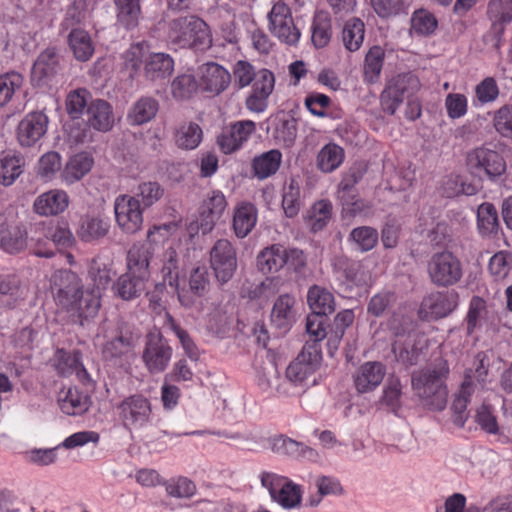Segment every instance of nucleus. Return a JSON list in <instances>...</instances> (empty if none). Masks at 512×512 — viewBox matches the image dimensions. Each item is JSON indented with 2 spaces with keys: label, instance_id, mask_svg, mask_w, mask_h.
Listing matches in <instances>:
<instances>
[{
  "label": "nucleus",
  "instance_id": "de8ad7c7",
  "mask_svg": "<svg viewBox=\"0 0 512 512\" xmlns=\"http://www.w3.org/2000/svg\"><path fill=\"white\" fill-rule=\"evenodd\" d=\"M203 132L201 127L193 122L183 123L174 132V141L178 148L193 150L202 141Z\"/></svg>",
  "mask_w": 512,
  "mask_h": 512
},
{
  "label": "nucleus",
  "instance_id": "052dcab7",
  "mask_svg": "<svg viewBox=\"0 0 512 512\" xmlns=\"http://www.w3.org/2000/svg\"><path fill=\"white\" fill-rule=\"evenodd\" d=\"M164 189L156 181L142 182L138 185L134 197H136L143 209L157 203L163 196Z\"/></svg>",
  "mask_w": 512,
  "mask_h": 512
},
{
  "label": "nucleus",
  "instance_id": "49530a36",
  "mask_svg": "<svg viewBox=\"0 0 512 512\" xmlns=\"http://www.w3.org/2000/svg\"><path fill=\"white\" fill-rule=\"evenodd\" d=\"M117 21L126 30L138 26L141 15L140 0H114Z\"/></svg>",
  "mask_w": 512,
  "mask_h": 512
},
{
  "label": "nucleus",
  "instance_id": "0eeeda50",
  "mask_svg": "<svg viewBox=\"0 0 512 512\" xmlns=\"http://www.w3.org/2000/svg\"><path fill=\"white\" fill-rule=\"evenodd\" d=\"M467 170L479 179L495 180L506 171L503 156L488 146H480L470 150L466 155Z\"/></svg>",
  "mask_w": 512,
  "mask_h": 512
},
{
  "label": "nucleus",
  "instance_id": "a211bd4d",
  "mask_svg": "<svg viewBox=\"0 0 512 512\" xmlns=\"http://www.w3.org/2000/svg\"><path fill=\"white\" fill-rule=\"evenodd\" d=\"M188 289L185 287L176 289L180 304L185 308L193 307L198 298L204 297L210 290V276L206 266H197L190 272Z\"/></svg>",
  "mask_w": 512,
  "mask_h": 512
},
{
  "label": "nucleus",
  "instance_id": "c9c22d12",
  "mask_svg": "<svg viewBox=\"0 0 512 512\" xmlns=\"http://www.w3.org/2000/svg\"><path fill=\"white\" fill-rule=\"evenodd\" d=\"M93 165L94 159L89 153H77L66 163L61 172V179L67 185L74 184L88 174Z\"/></svg>",
  "mask_w": 512,
  "mask_h": 512
},
{
  "label": "nucleus",
  "instance_id": "c03bdc74",
  "mask_svg": "<svg viewBox=\"0 0 512 512\" xmlns=\"http://www.w3.org/2000/svg\"><path fill=\"white\" fill-rule=\"evenodd\" d=\"M311 40L315 47L323 48L328 45L332 36L331 16L327 11H317L311 25Z\"/></svg>",
  "mask_w": 512,
  "mask_h": 512
},
{
  "label": "nucleus",
  "instance_id": "ea45409f",
  "mask_svg": "<svg viewBox=\"0 0 512 512\" xmlns=\"http://www.w3.org/2000/svg\"><path fill=\"white\" fill-rule=\"evenodd\" d=\"M307 302L315 314L326 316L335 311V300L333 294L324 287L313 285L307 293Z\"/></svg>",
  "mask_w": 512,
  "mask_h": 512
},
{
  "label": "nucleus",
  "instance_id": "6ab92c4d",
  "mask_svg": "<svg viewBox=\"0 0 512 512\" xmlns=\"http://www.w3.org/2000/svg\"><path fill=\"white\" fill-rule=\"evenodd\" d=\"M227 205L226 197L220 190H212L206 195L199 208V229L203 234L213 230Z\"/></svg>",
  "mask_w": 512,
  "mask_h": 512
},
{
  "label": "nucleus",
  "instance_id": "9d476101",
  "mask_svg": "<svg viewBox=\"0 0 512 512\" xmlns=\"http://www.w3.org/2000/svg\"><path fill=\"white\" fill-rule=\"evenodd\" d=\"M268 28L280 42L290 46L297 44L301 36L287 0H278L272 6L268 13Z\"/></svg>",
  "mask_w": 512,
  "mask_h": 512
},
{
  "label": "nucleus",
  "instance_id": "c756f323",
  "mask_svg": "<svg viewBox=\"0 0 512 512\" xmlns=\"http://www.w3.org/2000/svg\"><path fill=\"white\" fill-rule=\"evenodd\" d=\"M258 211L254 204L239 202L233 211L232 228L238 238H245L257 223Z\"/></svg>",
  "mask_w": 512,
  "mask_h": 512
},
{
  "label": "nucleus",
  "instance_id": "412c9836",
  "mask_svg": "<svg viewBox=\"0 0 512 512\" xmlns=\"http://www.w3.org/2000/svg\"><path fill=\"white\" fill-rule=\"evenodd\" d=\"M48 117L43 112L28 113L18 124L17 139L21 146L31 147L47 132Z\"/></svg>",
  "mask_w": 512,
  "mask_h": 512
},
{
  "label": "nucleus",
  "instance_id": "f704fd0d",
  "mask_svg": "<svg viewBox=\"0 0 512 512\" xmlns=\"http://www.w3.org/2000/svg\"><path fill=\"white\" fill-rule=\"evenodd\" d=\"M286 247L272 244L263 248L257 255V267L263 274H274L285 267Z\"/></svg>",
  "mask_w": 512,
  "mask_h": 512
},
{
  "label": "nucleus",
  "instance_id": "6e6552de",
  "mask_svg": "<svg viewBox=\"0 0 512 512\" xmlns=\"http://www.w3.org/2000/svg\"><path fill=\"white\" fill-rule=\"evenodd\" d=\"M260 480L262 486L269 491L271 498L282 507L291 509L301 503L302 487L288 477L273 472H263Z\"/></svg>",
  "mask_w": 512,
  "mask_h": 512
},
{
  "label": "nucleus",
  "instance_id": "6e6d98bb",
  "mask_svg": "<svg viewBox=\"0 0 512 512\" xmlns=\"http://www.w3.org/2000/svg\"><path fill=\"white\" fill-rule=\"evenodd\" d=\"M333 206L329 200L315 202L308 215V224L313 232L324 229L332 217Z\"/></svg>",
  "mask_w": 512,
  "mask_h": 512
},
{
  "label": "nucleus",
  "instance_id": "cd10ccee",
  "mask_svg": "<svg viewBox=\"0 0 512 512\" xmlns=\"http://www.w3.org/2000/svg\"><path fill=\"white\" fill-rule=\"evenodd\" d=\"M268 445L274 453L279 455L292 458L306 457L311 460L318 457V453L313 448L283 434L270 437L268 439Z\"/></svg>",
  "mask_w": 512,
  "mask_h": 512
},
{
  "label": "nucleus",
  "instance_id": "a19ab883",
  "mask_svg": "<svg viewBox=\"0 0 512 512\" xmlns=\"http://www.w3.org/2000/svg\"><path fill=\"white\" fill-rule=\"evenodd\" d=\"M499 218L496 207L484 202L477 209V229L482 237H494L499 230Z\"/></svg>",
  "mask_w": 512,
  "mask_h": 512
},
{
  "label": "nucleus",
  "instance_id": "864d4df0",
  "mask_svg": "<svg viewBox=\"0 0 512 512\" xmlns=\"http://www.w3.org/2000/svg\"><path fill=\"white\" fill-rule=\"evenodd\" d=\"M23 158L16 154L7 153L0 159V183L12 185L21 175Z\"/></svg>",
  "mask_w": 512,
  "mask_h": 512
},
{
  "label": "nucleus",
  "instance_id": "aec40b11",
  "mask_svg": "<svg viewBox=\"0 0 512 512\" xmlns=\"http://www.w3.org/2000/svg\"><path fill=\"white\" fill-rule=\"evenodd\" d=\"M230 82L229 71L215 62L205 63L199 68V87L212 96L225 91Z\"/></svg>",
  "mask_w": 512,
  "mask_h": 512
},
{
  "label": "nucleus",
  "instance_id": "f257e3e1",
  "mask_svg": "<svg viewBox=\"0 0 512 512\" xmlns=\"http://www.w3.org/2000/svg\"><path fill=\"white\" fill-rule=\"evenodd\" d=\"M50 287L56 305L75 323L83 326L98 314L100 297L94 291H84L81 279L71 270L61 269L53 273Z\"/></svg>",
  "mask_w": 512,
  "mask_h": 512
},
{
  "label": "nucleus",
  "instance_id": "bf43d9fd",
  "mask_svg": "<svg viewBox=\"0 0 512 512\" xmlns=\"http://www.w3.org/2000/svg\"><path fill=\"white\" fill-rule=\"evenodd\" d=\"M438 26V21L433 13L426 9L414 11L411 17V31L419 36L433 34Z\"/></svg>",
  "mask_w": 512,
  "mask_h": 512
},
{
  "label": "nucleus",
  "instance_id": "1a4fd4ad",
  "mask_svg": "<svg viewBox=\"0 0 512 512\" xmlns=\"http://www.w3.org/2000/svg\"><path fill=\"white\" fill-rule=\"evenodd\" d=\"M412 322L410 318L403 317L401 323L396 325V317L390 321L396 340L392 344V352L397 362L405 366L416 365L422 353L416 345L415 335L410 333Z\"/></svg>",
  "mask_w": 512,
  "mask_h": 512
},
{
  "label": "nucleus",
  "instance_id": "20e7f679",
  "mask_svg": "<svg viewBox=\"0 0 512 512\" xmlns=\"http://www.w3.org/2000/svg\"><path fill=\"white\" fill-rule=\"evenodd\" d=\"M114 409L119 422L128 431L141 430L153 421L152 402L142 393L124 397Z\"/></svg>",
  "mask_w": 512,
  "mask_h": 512
},
{
  "label": "nucleus",
  "instance_id": "dca6fc26",
  "mask_svg": "<svg viewBox=\"0 0 512 512\" xmlns=\"http://www.w3.org/2000/svg\"><path fill=\"white\" fill-rule=\"evenodd\" d=\"M252 88L245 100L246 108L254 113H262L268 107V100L275 87V76L269 69L263 68L251 83Z\"/></svg>",
  "mask_w": 512,
  "mask_h": 512
},
{
  "label": "nucleus",
  "instance_id": "473e14b6",
  "mask_svg": "<svg viewBox=\"0 0 512 512\" xmlns=\"http://www.w3.org/2000/svg\"><path fill=\"white\" fill-rule=\"evenodd\" d=\"M486 14L491 22V31L499 39L506 25L512 22V0H490Z\"/></svg>",
  "mask_w": 512,
  "mask_h": 512
},
{
  "label": "nucleus",
  "instance_id": "423d86ee",
  "mask_svg": "<svg viewBox=\"0 0 512 512\" xmlns=\"http://www.w3.org/2000/svg\"><path fill=\"white\" fill-rule=\"evenodd\" d=\"M421 88L419 78L411 73H401L391 78L380 95L382 110L393 115L405 99L408 101L415 96Z\"/></svg>",
  "mask_w": 512,
  "mask_h": 512
},
{
  "label": "nucleus",
  "instance_id": "5701e85b",
  "mask_svg": "<svg viewBox=\"0 0 512 512\" xmlns=\"http://www.w3.org/2000/svg\"><path fill=\"white\" fill-rule=\"evenodd\" d=\"M134 348L133 333L127 329L118 328L105 342L102 355L104 359L116 362L132 357Z\"/></svg>",
  "mask_w": 512,
  "mask_h": 512
},
{
  "label": "nucleus",
  "instance_id": "bb28decb",
  "mask_svg": "<svg viewBox=\"0 0 512 512\" xmlns=\"http://www.w3.org/2000/svg\"><path fill=\"white\" fill-rule=\"evenodd\" d=\"M90 404V396L76 386L63 388L58 394L59 408L69 416L84 414L88 411Z\"/></svg>",
  "mask_w": 512,
  "mask_h": 512
},
{
  "label": "nucleus",
  "instance_id": "7ed1b4c3",
  "mask_svg": "<svg viewBox=\"0 0 512 512\" xmlns=\"http://www.w3.org/2000/svg\"><path fill=\"white\" fill-rule=\"evenodd\" d=\"M167 41L179 48L204 50L212 43L208 25L197 16H184L168 23Z\"/></svg>",
  "mask_w": 512,
  "mask_h": 512
},
{
  "label": "nucleus",
  "instance_id": "c85d7f7f",
  "mask_svg": "<svg viewBox=\"0 0 512 512\" xmlns=\"http://www.w3.org/2000/svg\"><path fill=\"white\" fill-rule=\"evenodd\" d=\"M174 70V60L164 52L150 53L144 59V76L150 81L169 78Z\"/></svg>",
  "mask_w": 512,
  "mask_h": 512
},
{
  "label": "nucleus",
  "instance_id": "774afa93",
  "mask_svg": "<svg viewBox=\"0 0 512 512\" xmlns=\"http://www.w3.org/2000/svg\"><path fill=\"white\" fill-rule=\"evenodd\" d=\"M493 126L501 136L512 139V105H504L495 111Z\"/></svg>",
  "mask_w": 512,
  "mask_h": 512
},
{
  "label": "nucleus",
  "instance_id": "e2e57ef3",
  "mask_svg": "<svg viewBox=\"0 0 512 512\" xmlns=\"http://www.w3.org/2000/svg\"><path fill=\"white\" fill-rule=\"evenodd\" d=\"M81 358L80 351L74 350L70 352L64 349H58L55 353V369L59 375L64 377L69 376L79 367Z\"/></svg>",
  "mask_w": 512,
  "mask_h": 512
},
{
  "label": "nucleus",
  "instance_id": "0e129e2a",
  "mask_svg": "<svg viewBox=\"0 0 512 512\" xmlns=\"http://www.w3.org/2000/svg\"><path fill=\"white\" fill-rule=\"evenodd\" d=\"M165 324L177 336L187 356L192 360H197L199 353L194 341L190 337L189 333L182 329L173 316L168 312L165 314Z\"/></svg>",
  "mask_w": 512,
  "mask_h": 512
},
{
  "label": "nucleus",
  "instance_id": "a878e982",
  "mask_svg": "<svg viewBox=\"0 0 512 512\" xmlns=\"http://www.w3.org/2000/svg\"><path fill=\"white\" fill-rule=\"evenodd\" d=\"M110 229V222L100 211H89L82 215L77 234L84 242H91L105 237Z\"/></svg>",
  "mask_w": 512,
  "mask_h": 512
},
{
  "label": "nucleus",
  "instance_id": "39448f33",
  "mask_svg": "<svg viewBox=\"0 0 512 512\" xmlns=\"http://www.w3.org/2000/svg\"><path fill=\"white\" fill-rule=\"evenodd\" d=\"M427 274L436 287L454 286L463 277L461 260L449 250L435 252L427 261Z\"/></svg>",
  "mask_w": 512,
  "mask_h": 512
},
{
  "label": "nucleus",
  "instance_id": "f3484780",
  "mask_svg": "<svg viewBox=\"0 0 512 512\" xmlns=\"http://www.w3.org/2000/svg\"><path fill=\"white\" fill-rule=\"evenodd\" d=\"M455 292H432L425 296L420 304L418 316L422 320H436L446 317L457 305Z\"/></svg>",
  "mask_w": 512,
  "mask_h": 512
},
{
  "label": "nucleus",
  "instance_id": "4d7b16f0",
  "mask_svg": "<svg viewBox=\"0 0 512 512\" xmlns=\"http://www.w3.org/2000/svg\"><path fill=\"white\" fill-rule=\"evenodd\" d=\"M168 496L178 499H189L196 494V484L185 476H177L164 481Z\"/></svg>",
  "mask_w": 512,
  "mask_h": 512
},
{
  "label": "nucleus",
  "instance_id": "a18cd8bd",
  "mask_svg": "<svg viewBox=\"0 0 512 512\" xmlns=\"http://www.w3.org/2000/svg\"><path fill=\"white\" fill-rule=\"evenodd\" d=\"M295 299L289 294L280 295L274 303L271 320L279 329L287 330L294 317L293 306Z\"/></svg>",
  "mask_w": 512,
  "mask_h": 512
},
{
  "label": "nucleus",
  "instance_id": "2f4dec72",
  "mask_svg": "<svg viewBox=\"0 0 512 512\" xmlns=\"http://www.w3.org/2000/svg\"><path fill=\"white\" fill-rule=\"evenodd\" d=\"M152 252L145 244H133L127 252L126 272L150 279V260Z\"/></svg>",
  "mask_w": 512,
  "mask_h": 512
},
{
  "label": "nucleus",
  "instance_id": "680f3d73",
  "mask_svg": "<svg viewBox=\"0 0 512 512\" xmlns=\"http://www.w3.org/2000/svg\"><path fill=\"white\" fill-rule=\"evenodd\" d=\"M349 239L356 245L357 249L362 252L372 250L378 243V231L370 226H361L354 228Z\"/></svg>",
  "mask_w": 512,
  "mask_h": 512
},
{
  "label": "nucleus",
  "instance_id": "8fccbe9b",
  "mask_svg": "<svg viewBox=\"0 0 512 512\" xmlns=\"http://www.w3.org/2000/svg\"><path fill=\"white\" fill-rule=\"evenodd\" d=\"M162 283L168 284L175 291L179 285V258L173 247L167 248L161 256Z\"/></svg>",
  "mask_w": 512,
  "mask_h": 512
},
{
  "label": "nucleus",
  "instance_id": "4468645a",
  "mask_svg": "<svg viewBox=\"0 0 512 512\" xmlns=\"http://www.w3.org/2000/svg\"><path fill=\"white\" fill-rule=\"evenodd\" d=\"M210 265L221 284L227 283L237 268L236 250L227 239H219L210 251Z\"/></svg>",
  "mask_w": 512,
  "mask_h": 512
},
{
  "label": "nucleus",
  "instance_id": "72a5a7b5",
  "mask_svg": "<svg viewBox=\"0 0 512 512\" xmlns=\"http://www.w3.org/2000/svg\"><path fill=\"white\" fill-rule=\"evenodd\" d=\"M149 280L125 272L120 275L112 286L114 295L124 301H132L142 295Z\"/></svg>",
  "mask_w": 512,
  "mask_h": 512
},
{
  "label": "nucleus",
  "instance_id": "9b49d317",
  "mask_svg": "<svg viewBox=\"0 0 512 512\" xmlns=\"http://www.w3.org/2000/svg\"><path fill=\"white\" fill-rule=\"evenodd\" d=\"M322 361L321 346L306 342L302 351L286 369V377L294 384H302L320 367Z\"/></svg>",
  "mask_w": 512,
  "mask_h": 512
},
{
  "label": "nucleus",
  "instance_id": "b1692460",
  "mask_svg": "<svg viewBox=\"0 0 512 512\" xmlns=\"http://www.w3.org/2000/svg\"><path fill=\"white\" fill-rule=\"evenodd\" d=\"M70 204L68 193L62 189H51L41 193L33 203V211L44 217L62 214Z\"/></svg>",
  "mask_w": 512,
  "mask_h": 512
},
{
  "label": "nucleus",
  "instance_id": "4c0bfd02",
  "mask_svg": "<svg viewBox=\"0 0 512 512\" xmlns=\"http://www.w3.org/2000/svg\"><path fill=\"white\" fill-rule=\"evenodd\" d=\"M282 163V153L278 149H271L256 155L251 162L253 175L264 180L276 174Z\"/></svg>",
  "mask_w": 512,
  "mask_h": 512
},
{
  "label": "nucleus",
  "instance_id": "f8f14e48",
  "mask_svg": "<svg viewBox=\"0 0 512 512\" xmlns=\"http://www.w3.org/2000/svg\"><path fill=\"white\" fill-rule=\"evenodd\" d=\"M256 132V124L252 120H239L222 127L216 137L219 150L226 155L242 149Z\"/></svg>",
  "mask_w": 512,
  "mask_h": 512
},
{
  "label": "nucleus",
  "instance_id": "393cba45",
  "mask_svg": "<svg viewBox=\"0 0 512 512\" xmlns=\"http://www.w3.org/2000/svg\"><path fill=\"white\" fill-rule=\"evenodd\" d=\"M385 374L386 368L381 362L363 363L353 375L357 392L363 394L374 391L382 383Z\"/></svg>",
  "mask_w": 512,
  "mask_h": 512
},
{
  "label": "nucleus",
  "instance_id": "69168bd1",
  "mask_svg": "<svg viewBox=\"0 0 512 512\" xmlns=\"http://www.w3.org/2000/svg\"><path fill=\"white\" fill-rule=\"evenodd\" d=\"M23 76L17 72H8L0 75V106L6 105L13 95L21 89Z\"/></svg>",
  "mask_w": 512,
  "mask_h": 512
},
{
  "label": "nucleus",
  "instance_id": "79ce46f5",
  "mask_svg": "<svg viewBox=\"0 0 512 512\" xmlns=\"http://www.w3.org/2000/svg\"><path fill=\"white\" fill-rule=\"evenodd\" d=\"M280 285L281 280L279 277L269 276L259 284H252L244 289L242 296L250 300H257L261 304L266 303L276 295L280 289Z\"/></svg>",
  "mask_w": 512,
  "mask_h": 512
},
{
  "label": "nucleus",
  "instance_id": "2eb2a0df",
  "mask_svg": "<svg viewBox=\"0 0 512 512\" xmlns=\"http://www.w3.org/2000/svg\"><path fill=\"white\" fill-rule=\"evenodd\" d=\"M172 357V348L160 333H150L147 336L143 351V362L152 374L163 372Z\"/></svg>",
  "mask_w": 512,
  "mask_h": 512
},
{
  "label": "nucleus",
  "instance_id": "3c124183",
  "mask_svg": "<svg viewBox=\"0 0 512 512\" xmlns=\"http://www.w3.org/2000/svg\"><path fill=\"white\" fill-rule=\"evenodd\" d=\"M159 109V104L152 97H142L131 107L128 119L132 124L141 125L152 120Z\"/></svg>",
  "mask_w": 512,
  "mask_h": 512
},
{
  "label": "nucleus",
  "instance_id": "603ef678",
  "mask_svg": "<svg viewBox=\"0 0 512 512\" xmlns=\"http://www.w3.org/2000/svg\"><path fill=\"white\" fill-rule=\"evenodd\" d=\"M364 34L365 26L361 19L352 18L348 20L342 31L345 48L351 52L357 51L364 41Z\"/></svg>",
  "mask_w": 512,
  "mask_h": 512
},
{
  "label": "nucleus",
  "instance_id": "09e8293b",
  "mask_svg": "<svg viewBox=\"0 0 512 512\" xmlns=\"http://www.w3.org/2000/svg\"><path fill=\"white\" fill-rule=\"evenodd\" d=\"M69 47L75 58L79 61H87L94 53V46L89 33L83 29H72L68 36Z\"/></svg>",
  "mask_w": 512,
  "mask_h": 512
},
{
  "label": "nucleus",
  "instance_id": "5fc2aeb1",
  "mask_svg": "<svg viewBox=\"0 0 512 512\" xmlns=\"http://www.w3.org/2000/svg\"><path fill=\"white\" fill-rule=\"evenodd\" d=\"M385 52L380 46H373L369 49L364 61V79L368 83L378 81L383 64Z\"/></svg>",
  "mask_w": 512,
  "mask_h": 512
},
{
  "label": "nucleus",
  "instance_id": "338daca9",
  "mask_svg": "<svg viewBox=\"0 0 512 512\" xmlns=\"http://www.w3.org/2000/svg\"><path fill=\"white\" fill-rule=\"evenodd\" d=\"M402 384L399 378L389 379L387 385L383 389L381 403L385 405L391 412L397 413L401 408Z\"/></svg>",
  "mask_w": 512,
  "mask_h": 512
},
{
  "label": "nucleus",
  "instance_id": "58836bf2",
  "mask_svg": "<svg viewBox=\"0 0 512 512\" xmlns=\"http://www.w3.org/2000/svg\"><path fill=\"white\" fill-rule=\"evenodd\" d=\"M0 295L5 296L2 306L14 309L26 298L21 281L16 274L0 273Z\"/></svg>",
  "mask_w": 512,
  "mask_h": 512
},
{
  "label": "nucleus",
  "instance_id": "13d9d810",
  "mask_svg": "<svg viewBox=\"0 0 512 512\" xmlns=\"http://www.w3.org/2000/svg\"><path fill=\"white\" fill-rule=\"evenodd\" d=\"M300 195L299 182L295 179H290L284 186L282 196V208L287 217L293 218L299 213L302 204Z\"/></svg>",
  "mask_w": 512,
  "mask_h": 512
},
{
  "label": "nucleus",
  "instance_id": "ddd939ff",
  "mask_svg": "<svg viewBox=\"0 0 512 512\" xmlns=\"http://www.w3.org/2000/svg\"><path fill=\"white\" fill-rule=\"evenodd\" d=\"M143 208L139 200L128 194H121L115 198V220L120 230L125 234H135L141 230L143 224Z\"/></svg>",
  "mask_w": 512,
  "mask_h": 512
},
{
  "label": "nucleus",
  "instance_id": "37998d69",
  "mask_svg": "<svg viewBox=\"0 0 512 512\" xmlns=\"http://www.w3.org/2000/svg\"><path fill=\"white\" fill-rule=\"evenodd\" d=\"M344 159V149L335 143H328L318 152L316 162L320 171L331 173L340 167Z\"/></svg>",
  "mask_w": 512,
  "mask_h": 512
},
{
  "label": "nucleus",
  "instance_id": "f03ea898",
  "mask_svg": "<svg viewBox=\"0 0 512 512\" xmlns=\"http://www.w3.org/2000/svg\"><path fill=\"white\" fill-rule=\"evenodd\" d=\"M450 374L448 362L438 358L429 365L414 371L411 386L424 406L433 411H442L448 400L447 379Z\"/></svg>",
  "mask_w": 512,
  "mask_h": 512
},
{
  "label": "nucleus",
  "instance_id": "e433bc0d",
  "mask_svg": "<svg viewBox=\"0 0 512 512\" xmlns=\"http://www.w3.org/2000/svg\"><path fill=\"white\" fill-rule=\"evenodd\" d=\"M89 124L96 130L109 131L114 124L112 106L105 100L96 99L87 106Z\"/></svg>",
  "mask_w": 512,
  "mask_h": 512
},
{
  "label": "nucleus",
  "instance_id": "4be33fe9",
  "mask_svg": "<svg viewBox=\"0 0 512 512\" xmlns=\"http://www.w3.org/2000/svg\"><path fill=\"white\" fill-rule=\"evenodd\" d=\"M28 234L23 224L0 217V247L9 254H16L27 247Z\"/></svg>",
  "mask_w": 512,
  "mask_h": 512
},
{
  "label": "nucleus",
  "instance_id": "7c9ffc66",
  "mask_svg": "<svg viewBox=\"0 0 512 512\" xmlns=\"http://www.w3.org/2000/svg\"><path fill=\"white\" fill-rule=\"evenodd\" d=\"M58 57L54 49L44 50L36 59L31 71V81L34 85L41 87L51 80L56 73Z\"/></svg>",
  "mask_w": 512,
  "mask_h": 512
}]
</instances>
